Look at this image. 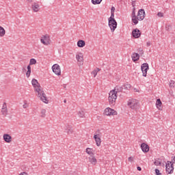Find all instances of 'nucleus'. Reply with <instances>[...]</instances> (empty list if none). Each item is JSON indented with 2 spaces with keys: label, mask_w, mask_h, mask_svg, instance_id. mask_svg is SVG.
I'll list each match as a JSON object with an SVG mask.
<instances>
[{
  "label": "nucleus",
  "mask_w": 175,
  "mask_h": 175,
  "mask_svg": "<svg viewBox=\"0 0 175 175\" xmlns=\"http://www.w3.org/2000/svg\"><path fill=\"white\" fill-rule=\"evenodd\" d=\"M89 161L92 163V165H96V162H98L95 157L92 155H90L89 157Z\"/></svg>",
  "instance_id": "nucleus-20"
},
{
  "label": "nucleus",
  "mask_w": 175,
  "mask_h": 175,
  "mask_svg": "<svg viewBox=\"0 0 175 175\" xmlns=\"http://www.w3.org/2000/svg\"><path fill=\"white\" fill-rule=\"evenodd\" d=\"M129 162H133V157H129Z\"/></svg>",
  "instance_id": "nucleus-40"
},
{
  "label": "nucleus",
  "mask_w": 175,
  "mask_h": 175,
  "mask_svg": "<svg viewBox=\"0 0 175 175\" xmlns=\"http://www.w3.org/2000/svg\"><path fill=\"white\" fill-rule=\"evenodd\" d=\"M108 100L109 102V105H111L112 106L116 105V100H117V92H116V90H111L109 92Z\"/></svg>",
  "instance_id": "nucleus-3"
},
{
  "label": "nucleus",
  "mask_w": 175,
  "mask_h": 175,
  "mask_svg": "<svg viewBox=\"0 0 175 175\" xmlns=\"http://www.w3.org/2000/svg\"><path fill=\"white\" fill-rule=\"evenodd\" d=\"M94 139L96 142V146H98V147H99V146H100V144L102 143V141L100 139V135L96 133L94 136Z\"/></svg>",
  "instance_id": "nucleus-12"
},
{
  "label": "nucleus",
  "mask_w": 175,
  "mask_h": 175,
  "mask_svg": "<svg viewBox=\"0 0 175 175\" xmlns=\"http://www.w3.org/2000/svg\"><path fill=\"white\" fill-rule=\"evenodd\" d=\"M31 84L34 88V90L36 91V92L38 93L37 96H38V98H40V100L44 102V103H49V99H47L46 94H44V92L43 91V89H42V87L40 86V84H39V82H38V80L35 79H32Z\"/></svg>",
  "instance_id": "nucleus-1"
},
{
  "label": "nucleus",
  "mask_w": 175,
  "mask_h": 175,
  "mask_svg": "<svg viewBox=\"0 0 175 175\" xmlns=\"http://www.w3.org/2000/svg\"><path fill=\"white\" fill-rule=\"evenodd\" d=\"M146 44H147V46H151V42H148L146 43Z\"/></svg>",
  "instance_id": "nucleus-47"
},
{
  "label": "nucleus",
  "mask_w": 175,
  "mask_h": 175,
  "mask_svg": "<svg viewBox=\"0 0 175 175\" xmlns=\"http://www.w3.org/2000/svg\"><path fill=\"white\" fill-rule=\"evenodd\" d=\"M135 1H132V6H133V8H135Z\"/></svg>",
  "instance_id": "nucleus-42"
},
{
  "label": "nucleus",
  "mask_w": 175,
  "mask_h": 175,
  "mask_svg": "<svg viewBox=\"0 0 175 175\" xmlns=\"http://www.w3.org/2000/svg\"><path fill=\"white\" fill-rule=\"evenodd\" d=\"M100 69L99 68H96L94 71L92 72V75H93L94 77H96V75H98V72H100Z\"/></svg>",
  "instance_id": "nucleus-25"
},
{
  "label": "nucleus",
  "mask_w": 175,
  "mask_h": 175,
  "mask_svg": "<svg viewBox=\"0 0 175 175\" xmlns=\"http://www.w3.org/2000/svg\"><path fill=\"white\" fill-rule=\"evenodd\" d=\"M27 77H29L31 76V66H27V71L26 72Z\"/></svg>",
  "instance_id": "nucleus-26"
},
{
  "label": "nucleus",
  "mask_w": 175,
  "mask_h": 175,
  "mask_svg": "<svg viewBox=\"0 0 175 175\" xmlns=\"http://www.w3.org/2000/svg\"><path fill=\"white\" fill-rule=\"evenodd\" d=\"M78 116H79V117H80L81 118H84V116H85L84 111H79L78 112Z\"/></svg>",
  "instance_id": "nucleus-28"
},
{
  "label": "nucleus",
  "mask_w": 175,
  "mask_h": 175,
  "mask_svg": "<svg viewBox=\"0 0 175 175\" xmlns=\"http://www.w3.org/2000/svg\"><path fill=\"white\" fill-rule=\"evenodd\" d=\"M123 90H124V88H122L121 86H116L115 88V89L113 90V91H116V92L117 94L118 92H121Z\"/></svg>",
  "instance_id": "nucleus-24"
},
{
  "label": "nucleus",
  "mask_w": 175,
  "mask_h": 175,
  "mask_svg": "<svg viewBox=\"0 0 175 175\" xmlns=\"http://www.w3.org/2000/svg\"><path fill=\"white\" fill-rule=\"evenodd\" d=\"M135 10H136V8L133 7V12H135Z\"/></svg>",
  "instance_id": "nucleus-48"
},
{
  "label": "nucleus",
  "mask_w": 175,
  "mask_h": 175,
  "mask_svg": "<svg viewBox=\"0 0 175 175\" xmlns=\"http://www.w3.org/2000/svg\"><path fill=\"white\" fill-rule=\"evenodd\" d=\"M3 140L5 142V143H11L12 142V136L9 134H4L3 136Z\"/></svg>",
  "instance_id": "nucleus-14"
},
{
  "label": "nucleus",
  "mask_w": 175,
  "mask_h": 175,
  "mask_svg": "<svg viewBox=\"0 0 175 175\" xmlns=\"http://www.w3.org/2000/svg\"><path fill=\"white\" fill-rule=\"evenodd\" d=\"M155 166H159L161 163V159H158V160H156L154 162Z\"/></svg>",
  "instance_id": "nucleus-31"
},
{
  "label": "nucleus",
  "mask_w": 175,
  "mask_h": 175,
  "mask_svg": "<svg viewBox=\"0 0 175 175\" xmlns=\"http://www.w3.org/2000/svg\"><path fill=\"white\" fill-rule=\"evenodd\" d=\"M174 84H175L174 81H170V88H174Z\"/></svg>",
  "instance_id": "nucleus-34"
},
{
  "label": "nucleus",
  "mask_w": 175,
  "mask_h": 175,
  "mask_svg": "<svg viewBox=\"0 0 175 175\" xmlns=\"http://www.w3.org/2000/svg\"><path fill=\"white\" fill-rule=\"evenodd\" d=\"M139 100L135 98L129 99L127 101V106H129V107L132 110H137V109H139Z\"/></svg>",
  "instance_id": "nucleus-2"
},
{
  "label": "nucleus",
  "mask_w": 175,
  "mask_h": 175,
  "mask_svg": "<svg viewBox=\"0 0 175 175\" xmlns=\"http://www.w3.org/2000/svg\"><path fill=\"white\" fill-rule=\"evenodd\" d=\"M157 16H158V17H163V13H162V12H158V13H157Z\"/></svg>",
  "instance_id": "nucleus-37"
},
{
  "label": "nucleus",
  "mask_w": 175,
  "mask_h": 175,
  "mask_svg": "<svg viewBox=\"0 0 175 175\" xmlns=\"http://www.w3.org/2000/svg\"><path fill=\"white\" fill-rule=\"evenodd\" d=\"M109 27L111 32H114L117 28V21L116 20H109Z\"/></svg>",
  "instance_id": "nucleus-7"
},
{
  "label": "nucleus",
  "mask_w": 175,
  "mask_h": 175,
  "mask_svg": "<svg viewBox=\"0 0 175 175\" xmlns=\"http://www.w3.org/2000/svg\"><path fill=\"white\" fill-rule=\"evenodd\" d=\"M36 64V59H31L29 62V65H35Z\"/></svg>",
  "instance_id": "nucleus-32"
},
{
  "label": "nucleus",
  "mask_w": 175,
  "mask_h": 175,
  "mask_svg": "<svg viewBox=\"0 0 175 175\" xmlns=\"http://www.w3.org/2000/svg\"><path fill=\"white\" fill-rule=\"evenodd\" d=\"M78 47H84L85 46V42L83 40H80L77 42Z\"/></svg>",
  "instance_id": "nucleus-23"
},
{
  "label": "nucleus",
  "mask_w": 175,
  "mask_h": 175,
  "mask_svg": "<svg viewBox=\"0 0 175 175\" xmlns=\"http://www.w3.org/2000/svg\"><path fill=\"white\" fill-rule=\"evenodd\" d=\"M132 35L133 38L137 39L138 38H140V35H142V33H140V30H139L138 29H135L133 31Z\"/></svg>",
  "instance_id": "nucleus-13"
},
{
  "label": "nucleus",
  "mask_w": 175,
  "mask_h": 175,
  "mask_svg": "<svg viewBox=\"0 0 175 175\" xmlns=\"http://www.w3.org/2000/svg\"><path fill=\"white\" fill-rule=\"evenodd\" d=\"M137 170H138L139 172H142V167H137Z\"/></svg>",
  "instance_id": "nucleus-45"
},
{
  "label": "nucleus",
  "mask_w": 175,
  "mask_h": 175,
  "mask_svg": "<svg viewBox=\"0 0 175 175\" xmlns=\"http://www.w3.org/2000/svg\"><path fill=\"white\" fill-rule=\"evenodd\" d=\"M109 20H116L114 18V12H111V16L109 18Z\"/></svg>",
  "instance_id": "nucleus-35"
},
{
  "label": "nucleus",
  "mask_w": 175,
  "mask_h": 175,
  "mask_svg": "<svg viewBox=\"0 0 175 175\" xmlns=\"http://www.w3.org/2000/svg\"><path fill=\"white\" fill-rule=\"evenodd\" d=\"M40 114V117L44 118V117H46V109H42Z\"/></svg>",
  "instance_id": "nucleus-29"
},
{
  "label": "nucleus",
  "mask_w": 175,
  "mask_h": 175,
  "mask_svg": "<svg viewBox=\"0 0 175 175\" xmlns=\"http://www.w3.org/2000/svg\"><path fill=\"white\" fill-rule=\"evenodd\" d=\"M126 88H131V85H127V87Z\"/></svg>",
  "instance_id": "nucleus-49"
},
{
  "label": "nucleus",
  "mask_w": 175,
  "mask_h": 175,
  "mask_svg": "<svg viewBox=\"0 0 175 175\" xmlns=\"http://www.w3.org/2000/svg\"><path fill=\"white\" fill-rule=\"evenodd\" d=\"M102 2V0H92L93 5H99Z\"/></svg>",
  "instance_id": "nucleus-27"
},
{
  "label": "nucleus",
  "mask_w": 175,
  "mask_h": 175,
  "mask_svg": "<svg viewBox=\"0 0 175 175\" xmlns=\"http://www.w3.org/2000/svg\"><path fill=\"white\" fill-rule=\"evenodd\" d=\"M170 162H172V163L174 165V163H175V156L172 157V161Z\"/></svg>",
  "instance_id": "nucleus-39"
},
{
  "label": "nucleus",
  "mask_w": 175,
  "mask_h": 175,
  "mask_svg": "<svg viewBox=\"0 0 175 175\" xmlns=\"http://www.w3.org/2000/svg\"><path fill=\"white\" fill-rule=\"evenodd\" d=\"M144 17H146V12L143 9L139 10L137 15V21L144 20Z\"/></svg>",
  "instance_id": "nucleus-6"
},
{
  "label": "nucleus",
  "mask_w": 175,
  "mask_h": 175,
  "mask_svg": "<svg viewBox=\"0 0 175 175\" xmlns=\"http://www.w3.org/2000/svg\"><path fill=\"white\" fill-rule=\"evenodd\" d=\"M138 51L139 53H142V54H143V49H142V48L138 49Z\"/></svg>",
  "instance_id": "nucleus-43"
},
{
  "label": "nucleus",
  "mask_w": 175,
  "mask_h": 175,
  "mask_svg": "<svg viewBox=\"0 0 175 175\" xmlns=\"http://www.w3.org/2000/svg\"><path fill=\"white\" fill-rule=\"evenodd\" d=\"M114 10H116V8L111 7V13H114Z\"/></svg>",
  "instance_id": "nucleus-41"
},
{
  "label": "nucleus",
  "mask_w": 175,
  "mask_h": 175,
  "mask_svg": "<svg viewBox=\"0 0 175 175\" xmlns=\"http://www.w3.org/2000/svg\"><path fill=\"white\" fill-rule=\"evenodd\" d=\"M131 16H132V21L133 24H135V25L138 24L139 21H137V16H136V12L135 11L132 12Z\"/></svg>",
  "instance_id": "nucleus-16"
},
{
  "label": "nucleus",
  "mask_w": 175,
  "mask_h": 175,
  "mask_svg": "<svg viewBox=\"0 0 175 175\" xmlns=\"http://www.w3.org/2000/svg\"><path fill=\"white\" fill-rule=\"evenodd\" d=\"M5 33H6V31L2 26H0V38H3L5 36Z\"/></svg>",
  "instance_id": "nucleus-22"
},
{
  "label": "nucleus",
  "mask_w": 175,
  "mask_h": 175,
  "mask_svg": "<svg viewBox=\"0 0 175 175\" xmlns=\"http://www.w3.org/2000/svg\"><path fill=\"white\" fill-rule=\"evenodd\" d=\"M165 169L166 172L168 173L169 174H171V173H173V171L174 170V164L170 161H167Z\"/></svg>",
  "instance_id": "nucleus-5"
},
{
  "label": "nucleus",
  "mask_w": 175,
  "mask_h": 175,
  "mask_svg": "<svg viewBox=\"0 0 175 175\" xmlns=\"http://www.w3.org/2000/svg\"><path fill=\"white\" fill-rule=\"evenodd\" d=\"M141 148L143 151V152H148L150 151V147L146 144H141Z\"/></svg>",
  "instance_id": "nucleus-15"
},
{
  "label": "nucleus",
  "mask_w": 175,
  "mask_h": 175,
  "mask_svg": "<svg viewBox=\"0 0 175 175\" xmlns=\"http://www.w3.org/2000/svg\"><path fill=\"white\" fill-rule=\"evenodd\" d=\"M52 70L57 76H61V68L58 64H54L52 66Z\"/></svg>",
  "instance_id": "nucleus-8"
},
{
  "label": "nucleus",
  "mask_w": 175,
  "mask_h": 175,
  "mask_svg": "<svg viewBox=\"0 0 175 175\" xmlns=\"http://www.w3.org/2000/svg\"><path fill=\"white\" fill-rule=\"evenodd\" d=\"M156 107H157L159 110H162V101H161V98L157 100Z\"/></svg>",
  "instance_id": "nucleus-19"
},
{
  "label": "nucleus",
  "mask_w": 175,
  "mask_h": 175,
  "mask_svg": "<svg viewBox=\"0 0 175 175\" xmlns=\"http://www.w3.org/2000/svg\"><path fill=\"white\" fill-rule=\"evenodd\" d=\"M28 3H33V0H27Z\"/></svg>",
  "instance_id": "nucleus-44"
},
{
  "label": "nucleus",
  "mask_w": 175,
  "mask_h": 175,
  "mask_svg": "<svg viewBox=\"0 0 175 175\" xmlns=\"http://www.w3.org/2000/svg\"><path fill=\"white\" fill-rule=\"evenodd\" d=\"M105 116H117V111L111 108H106L105 109Z\"/></svg>",
  "instance_id": "nucleus-11"
},
{
  "label": "nucleus",
  "mask_w": 175,
  "mask_h": 175,
  "mask_svg": "<svg viewBox=\"0 0 175 175\" xmlns=\"http://www.w3.org/2000/svg\"><path fill=\"white\" fill-rule=\"evenodd\" d=\"M31 10L35 13H38V12H40V5L38 2H33L31 3Z\"/></svg>",
  "instance_id": "nucleus-10"
},
{
  "label": "nucleus",
  "mask_w": 175,
  "mask_h": 175,
  "mask_svg": "<svg viewBox=\"0 0 175 175\" xmlns=\"http://www.w3.org/2000/svg\"><path fill=\"white\" fill-rule=\"evenodd\" d=\"M131 57L133 62H136V61H139V59L140 58V55H139V53H133Z\"/></svg>",
  "instance_id": "nucleus-18"
},
{
  "label": "nucleus",
  "mask_w": 175,
  "mask_h": 175,
  "mask_svg": "<svg viewBox=\"0 0 175 175\" xmlns=\"http://www.w3.org/2000/svg\"><path fill=\"white\" fill-rule=\"evenodd\" d=\"M155 173L157 175H162V173H160L159 170H158V169L155 170Z\"/></svg>",
  "instance_id": "nucleus-36"
},
{
  "label": "nucleus",
  "mask_w": 175,
  "mask_h": 175,
  "mask_svg": "<svg viewBox=\"0 0 175 175\" xmlns=\"http://www.w3.org/2000/svg\"><path fill=\"white\" fill-rule=\"evenodd\" d=\"M64 103H66V99L64 100Z\"/></svg>",
  "instance_id": "nucleus-50"
},
{
  "label": "nucleus",
  "mask_w": 175,
  "mask_h": 175,
  "mask_svg": "<svg viewBox=\"0 0 175 175\" xmlns=\"http://www.w3.org/2000/svg\"><path fill=\"white\" fill-rule=\"evenodd\" d=\"M141 69H142V72L143 73L142 76H144V77H147V70H148V69H149L148 64L144 63L141 66Z\"/></svg>",
  "instance_id": "nucleus-9"
},
{
  "label": "nucleus",
  "mask_w": 175,
  "mask_h": 175,
  "mask_svg": "<svg viewBox=\"0 0 175 175\" xmlns=\"http://www.w3.org/2000/svg\"><path fill=\"white\" fill-rule=\"evenodd\" d=\"M1 113L3 116H8V109H1Z\"/></svg>",
  "instance_id": "nucleus-30"
},
{
  "label": "nucleus",
  "mask_w": 175,
  "mask_h": 175,
  "mask_svg": "<svg viewBox=\"0 0 175 175\" xmlns=\"http://www.w3.org/2000/svg\"><path fill=\"white\" fill-rule=\"evenodd\" d=\"M65 132L68 133V135H70L73 133V130L72 129V126L69 124L65 126Z\"/></svg>",
  "instance_id": "nucleus-17"
},
{
  "label": "nucleus",
  "mask_w": 175,
  "mask_h": 175,
  "mask_svg": "<svg viewBox=\"0 0 175 175\" xmlns=\"http://www.w3.org/2000/svg\"><path fill=\"white\" fill-rule=\"evenodd\" d=\"M77 61L78 62H82L83 61L84 58L83 57V53H79L78 55H76Z\"/></svg>",
  "instance_id": "nucleus-21"
},
{
  "label": "nucleus",
  "mask_w": 175,
  "mask_h": 175,
  "mask_svg": "<svg viewBox=\"0 0 175 175\" xmlns=\"http://www.w3.org/2000/svg\"><path fill=\"white\" fill-rule=\"evenodd\" d=\"M28 107V105L27 104L23 105V109H27Z\"/></svg>",
  "instance_id": "nucleus-46"
},
{
  "label": "nucleus",
  "mask_w": 175,
  "mask_h": 175,
  "mask_svg": "<svg viewBox=\"0 0 175 175\" xmlns=\"http://www.w3.org/2000/svg\"><path fill=\"white\" fill-rule=\"evenodd\" d=\"M8 109L7 106H6V103H4L3 104V106H2V109Z\"/></svg>",
  "instance_id": "nucleus-38"
},
{
  "label": "nucleus",
  "mask_w": 175,
  "mask_h": 175,
  "mask_svg": "<svg viewBox=\"0 0 175 175\" xmlns=\"http://www.w3.org/2000/svg\"><path fill=\"white\" fill-rule=\"evenodd\" d=\"M40 42L42 44H44V46H49V44L51 43V40H50V36L49 35H45L41 38Z\"/></svg>",
  "instance_id": "nucleus-4"
},
{
  "label": "nucleus",
  "mask_w": 175,
  "mask_h": 175,
  "mask_svg": "<svg viewBox=\"0 0 175 175\" xmlns=\"http://www.w3.org/2000/svg\"><path fill=\"white\" fill-rule=\"evenodd\" d=\"M91 148H86V152H87V154H89V155H93V153H92V152L91 151Z\"/></svg>",
  "instance_id": "nucleus-33"
}]
</instances>
